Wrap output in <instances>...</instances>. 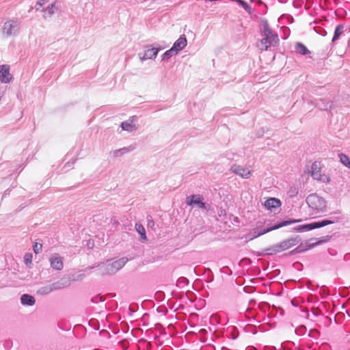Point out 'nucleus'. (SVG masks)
<instances>
[{
    "instance_id": "nucleus-1",
    "label": "nucleus",
    "mask_w": 350,
    "mask_h": 350,
    "mask_svg": "<svg viewBox=\"0 0 350 350\" xmlns=\"http://www.w3.org/2000/svg\"><path fill=\"white\" fill-rule=\"evenodd\" d=\"M260 35L262 38L257 44L260 50L267 51L269 47L275 46L278 44L279 38L269 27L267 21H262Z\"/></svg>"
},
{
    "instance_id": "nucleus-2",
    "label": "nucleus",
    "mask_w": 350,
    "mask_h": 350,
    "mask_svg": "<svg viewBox=\"0 0 350 350\" xmlns=\"http://www.w3.org/2000/svg\"><path fill=\"white\" fill-rule=\"evenodd\" d=\"M306 202L308 206L309 215L313 217H319L327 212L326 200L317 193L308 195Z\"/></svg>"
},
{
    "instance_id": "nucleus-3",
    "label": "nucleus",
    "mask_w": 350,
    "mask_h": 350,
    "mask_svg": "<svg viewBox=\"0 0 350 350\" xmlns=\"http://www.w3.org/2000/svg\"><path fill=\"white\" fill-rule=\"evenodd\" d=\"M126 258H122L115 261H107L98 266L99 273L102 275H111L116 273L121 269L127 262Z\"/></svg>"
},
{
    "instance_id": "nucleus-4",
    "label": "nucleus",
    "mask_w": 350,
    "mask_h": 350,
    "mask_svg": "<svg viewBox=\"0 0 350 350\" xmlns=\"http://www.w3.org/2000/svg\"><path fill=\"white\" fill-rule=\"evenodd\" d=\"M21 29V21L18 19H10L5 22L2 26V33L5 37L17 36Z\"/></svg>"
},
{
    "instance_id": "nucleus-5",
    "label": "nucleus",
    "mask_w": 350,
    "mask_h": 350,
    "mask_svg": "<svg viewBox=\"0 0 350 350\" xmlns=\"http://www.w3.org/2000/svg\"><path fill=\"white\" fill-rule=\"evenodd\" d=\"M299 241L300 239L298 237L290 238L278 244L272 245L269 249H267V251L269 252V254L280 253L296 245L299 242Z\"/></svg>"
},
{
    "instance_id": "nucleus-6",
    "label": "nucleus",
    "mask_w": 350,
    "mask_h": 350,
    "mask_svg": "<svg viewBox=\"0 0 350 350\" xmlns=\"http://www.w3.org/2000/svg\"><path fill=\"white\" fill-rule=\"evenodd\" d=\"M310 175L314 179L322 183H326L330 180L328 176L321 174L320 163L317 161L314 162L312 165Z\"/></svg>"
},
{
    "instance_id": "nucleus-7",
    "label": "nucleus",
    "mask_w": 350,
    "mask_h": 350,
    "mask_svg": "<svg viewBox=\"0 0 350 350\" xmlns=\"http://www.w3.org/2000/svg\"><path fill=\"white\" fill-rule=\"evenodd\" d=\"M137 118L136 116L130 117L128 120L122 122L120 127L123 131L131 133L137 130L138 126L137 124Z\"/></svg>"
},
{
    "instance_id": "nucleus-8",
    "label": "nucleus",
    "mask_w": 350,
    "mask_h": 350,
    "mask_svg": "<svg viewBox=\"0 0 350 350\" xmlns=\"http://www.w3.org/2000/svg\"><path fill=\"white\" fill-rule=\"evenodd\" d=\"M202 200V196L200 195H191L186 198V204L189 206H196L200 208L206 209V204Z\"/></svg>"
},
{
    "instance_id": "nucleus-9",
    "label": "nucleus",
    "mask_w": 350,
    "mask_h": 350,
    "mask_svg": "<svg viewBox=\"0 0 350 350\" xmlns=\"http://www.w3.org/2000/svg\"><path fill=\"white\" fill-rule=\"evenodd\" d=\"M301 220H299V219H290V220L284 221L280 222L278 224L273 226H271L270 228H264L260 232H259L255 237H259V236L262 235V234H264L265 233H267V232H270L271 230H277V229L280 228L282 227L286 226L288 225H291V224H295V223H297V222H299Z\"/></svg>"
},
{
    "instance_id": "nucleus-10",
    "label": "nucleus",
    "mask_w": 350,
    "mask_h": 350,
    "mask_svg": "<svg viewBox=\"0 0 350 350\" xmlns=\"http://www.w3.org/2000/svg\"><path fill=\"white\" fill-rule=\"evenodd\" d=\"M50 265L52 269L60 271L64 267V258L57 254H52L49 258Z\"/></svg>"
},
{
    "instance_id": "nucleus-11",
    "label": "nucleus",
    "mask_w": 350,
    "mask_h": 350,
    "mask_svg": "<svg viewBox=\"0 0 350 350\" xmlns=\"http://www.w3.org/2000/svg\"><path fill=\"white\" fill-rule=\"evenodd\" d=\"M64 286L62 285L59 282H55L49 285H46L44 286L40 287L37 293L39 295H44L49 294L53 291H57L59 289H61L62 288H64Z\"/></svg>"
},
{
    "instance_id": "nucleus-12",
    "label": "nucleus",
    "mask_w": 350,
    "mask_h": 350,
    "mask_svg": "<svg viewBox=\"0 0 350 350\" xmlns=\"http://www.w3.org/2000/svg\"><path fill=\"white\" fill-rule=\"evenodd\" d=\"M12 79V75L10 72V66L0 65V81L3 83H8Z\"/></svg>"
},
{
    "instance_id": "nucleus-13",
    "label": "nucleus",
    "mask_w": 350,
    "mask_h": 350,
    "mask_svg": "<svg viewBox=\"0 0 350 350\" xmlns=\"http://www.w3.org/2000/svg\"><path fill=\"white\" fill-rule=\"evenodd\" d=\"M329 222L327 221H315L308 224H304L301 226H299L295 228V230L296 231H308L315 228H321L327 226V224Z\"/></svg>"
},
{
    "instance_id": "nucleus-14",
    "label": "nucleus",
    "mask_w": 350,
    "mask_h": 350,
    "mask_svg": "<svg viewBox=\"0 0 350 350\" xmlns=\"http://www.w3.org/2000/svg\"><path fill=\"white\" fill-rule=\"evenodd\" d=\"M323 243V241H317L315 239H310L305 243H301L295 250L297 252H301L310 250Z\"/></svg>"
},
{
    "instance_id": "nucleus-15",
    "label": "nucleus",
    "mask_w": 350,
    "mask_h": 350,
    "mask_svg": "<svg viewBox=\"0 0 350 350\" xmlns=\"http://www.w3.org/2000/svg\"><path fill=\"white\" fill-rule=\"evenodd\" d=\"M159 49L157 48H148L144 51L143 53H139L138 56L142 62H144L147 59H154L159 52Z\"/></svg>"
},
{
    "instance_id": "nucleus-16",
    "label": "nucleus",
    "mask_w": 350,
    "mask_h": 350,
    "mask_svg": "<svg viewBox=\"0 0 350 350\" xmlns=\"http://www.w3.org/2000/svg\"><path fill=\"white\" fill-rule=\"evenodd\" d=\"M230 170L243 178H248L251 175V171L248 168L238 165H232Z\"/></svg>"
},
{
    "instance_id": "nucleus-17",
    "label": "nucleus",
    "mask_w": 350,
    "mask_h": 350,
    "mask_svg": "<svg viewBox=\"0 0 350 350\" xmlns=\"http://www.w3.org/2000/svg\"><path fill=\"white\" fill-rule=\"evenodd\" d=\"M187 44V40L185 36L179 37V38L174 43L171 48L176 54L182 51Z\"/></svg>"
},
{
    "instance_id": "nucleus-18",
    "label": "nucleus",
    "mask_w": 350,
    "mask_h": 350,
    "mask_svg": "<svg viewBox=\"0 0 350 350\" xmlns=\"http://www.w3.org/2000/svg\"><path fill=\"white\" fill-rule=\"evenodd\" d=\"M263 205L268 210L273 211L275 208L281 206V202L277 198H271L265 200Z\"/></svg>"
},
{
    "instance_id": "nucleus-19",
    "label": "nucleus",
    "mask_w": 350,
    "mask_h": 350,
    "mask_svg": "<svg viewBox=\"0 0 350 350\" xmlns=\"http://www.w3.org/2000/svg\"><path fill=\"white\" fill-rule=\"evenodd\" d=\"M342 219V217L340 215L339 212H336L334 213L330 214V217L329 219H324L321 221H327L329 222L327 225L333 224L335 223H338Z\"/></svg>"
},
{
    "instance_id": "nucleus-20",
    "label": "nucleus",
    "mask_w": 350,
    "mask_h": 350,
    "mask_svg": "<svg viewBox=\"0 0 350 350\" xmlns=\"http://www.w3.org/2000/svg\"><path fill=\"white\" fill-rule=\"evenodd\" d=\"M21 302L23 305L31 306L34 305L36 300L33 296L27 294H24L21 297Z\"/></svg>"
},
{
    "instance_id": "nucleus-21",
    "label": "nucleus",
    "mask_w": 350,
    "mask_h": 350,
    "mask_svg": "<svg viewBox=\"0 0 350 350\" xmlns=\"http://www.w3.org/2000/svg\"><path fill=\"white\" fill-rule=\"evenodd\" d=\"M295 49L297 53L301 55H306L310 53V51L303 44L298 42L296 44Z\"/></svg>"
},
{
    "instance_id": "nucleus-22",
    "label": "nucleus",
    "mask_w": 350,
    "mask_h": 350,
    "mask_svg": "<svg viewBox=\"0 0 350 350\" xmlns=\"http://www.w3.org/2000/svg\"><path fill=\"white\" fill-rule=\"evenodd\" d=\"M134 149L133 147H124L122 148H120L118 150H116L113 152V155L115 157H120L122 156L126 153H129V152L132 151Z\"/></svg>"
},
{
    "instance_id": "nucleus-23",
    "label": "nucleus",
    "mask_w": 350,
    "mask_h": 350,
    "mask_svg": "<svg viewBox=\"0 0 350 350\" xmlns=\"http://www.w3.org/2000/svg\"><path fill=\"white\" fill-rule=\"evenodd\" d=\"M55 3L50 4L46 10L44 11V15L43 16L44 18L50 17L55 12Z\"/></svg>"
},
{
    "instance_id": "nucleus-24",
    "label": "nucleus",
    "mask_w": 350,
    "mask_h": 350,
    "mask_svg": "<svg viewBox=\"0 0 350 350\" xmlns=\"http://www.w3.org/2000/svg\"><path fill=\"white\" fill-rule=\"evenodd\" d=\"M343 29H344V26L342 25H338L336 26L335 31H334V36L332 38L333 42H336L339 38V37L343 32Z\"/></svg>"
},
{
    "instance_id": "nucleus-25",
    "label": "nucleus",
    "mask_w": 350,
    "mask_h": 350,
    "mask_svg": "<svg viewBox=\"0 0 350 350\" xmlns=\"http://www.w3.org/2000/svg\"><path fill=\"white\" fill-rule=\"evenodd\" d=\"M340 161L346 167L350 168V160L348 156L343 153H340L338 155Z\"/></svg>"
},
{
    "instance_id": "nucleus-26",
    "label": "nucleus",
    "mask_w": 350,
    "mask_h": 350,
    "mask_svg": "<svg viewBox=\"0 0 350 350\" xmlns=\"http://www.w3.org/2000/svg\"><path fill=\"white\" fill-rule=\"evenodd\" d=\"M136 230L140 234L142 239L146 240V230L144 226L141 224H136Z\"/></svg>"
},
{
    "instance_id": "nucleus-27",
    "label": "nucleus",
    "mask_w": 350,
    "mask_h": 350,
    "mask_svg": "<svg viewBox=\"0 0 350 350\" xmlns=\"http://www.w3.org/2000/svg\"><path fill=\"white\" fill-rule=\"evenodd\" d=\"M177 55L172 49L166 51L162 55V59H169L172 56Z\"/></svg>"
},
{
    "instance_id": "nucleus-28",
    "label": "nucleus",
    "mask_w": 350,
    "mask_h": 350,
    "mask_svg": "<svg viewBox=\"0 0 350 350\" xmlns=\"http://www.w3.org/2000/svg\"><path fill=\"white\" fill-rule=\"evenodd\" d=\"M299 192V189L296 187H291L288 191V195L290 198L295 197Z\"/></svg>"
},
{
    "instance_id": "nucleus-29",
    "label": "nucleus",
    "mask_w": 350,
    "mask_h": 350,
    "mask_svg": "<svg viewBox=\"0 0 350 350\" xmlns=\"http://www.w3.org/2000/svg\"><path fill=\"white\" fill-rule=\"evenodd\" d=\"M25 262L27 265L31 262L32 255L31 254H26L24 257Z\"/></svg>"
},
{
    "instance_id": "nucleus-30",
    "label": "nucleus",
    "mask_w": 350,
    "mask_h": 350,
    "mask_svg": "<svg viewBox=\"0 0 350 350\" xmlns=\"http://www.w3.org/2000/svg\"><path fill=\"white\" fill-rule=\"evenodd\" d=\"M42 250V245L36 243L33 246V251L36 254L40 253Z\"/></svg>"
},
{
    "instance_id": "nucleus-31",
    "label": "nucleus",
    "mask_w": 350,
    "mask_h": 350,
    "mask_svg": "<svg viewBox=\"0 0 350 350\" xmlns=\"http://www.w3.org/2000/svg\"><path fill=\"white\" fill-rule=\"evenodd\" d=\"M49 0H41L40 1L38 2L37 3V6L38 5L39 8H36L37 10H38L40 7L42 6V5L45 3V2H48Z\"/></svg>"
}]
</instances>
